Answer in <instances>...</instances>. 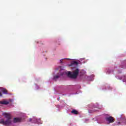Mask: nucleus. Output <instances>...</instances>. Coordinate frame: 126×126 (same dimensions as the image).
I'll use <instances>...</instances> for the list:
<instances>
[{"label":"nucleus","instance_id":"11","mask_svg":"<svg viewBox=\"0 0 126 126\" xmlns=\"http://www.w3.org/2000/svg\"><path fill=\"white\" fill-rule=\"evenodd\" d=\"M60 63H63V60H60Z\"/></svg>","mask_w":126,"mask_h":126},{"label":"nucleus","instance_id":"12","mask_svg":"<svg viewBox=\"0 0 126 126\" xmlns=\"http://www.w3.org/2000/svg\"><path fill=\"white\" fill-rule=\"evenodd\" d=\"M1 96H2V94L0 92V97H1Z\"/></svg>","mask_w":126,"mask_h":126},{"label":"nucleus","instance_id":"2","mask_svg":"<svg viewBox=\"0 0 126 126\" xmlns=\"http://www.w3.org/2000/svg\"><path fill=\"white\" fill-rule=\"evenodd\" d=\"M79 73V69L76 68L73 70V71L72 72L70 71H69L67 73V76L70 78L75 79V78H77V76H78Z\"/></svg>","mask_w":126,"mask_h":126},{"label":"nucleus","instance_id":"3","mask_svg":"<svg viewBox=\"0 0 126 126\" xmlns=\"http://www.w3.org/2000/svg\"><path fill=\"white\" fill-rule=\"evenodd\" d=\"M106 120L107 122H108L109 124H112L115 122V118L112 116H109L108 117L106 118Z\"/></svg>","mask_w":126,"mask_h":126},{"label":"nucleus","instance_id":"7","mask_svg":"<svg viewBox=\"0 0 126 126\" xmlns=\"http://www.w3.org/2000/svg\"><path fill=\"white\" fill-rule=\"evenodd\" d=\"M32 121H33V123H37V119L36 118L30 119V122H32Z\"/></svg>","mask_w":126,"mask_h":126},{"label":"nucleus","instance_id":"9","mask_svg":"<svg viewBox=\"0 0 126 126\" xmlns=\"http://www.w3.org/2000/svg\"><path fill=\"white\" fill-rule=\"evenodd\" d=\"M2 92H3V93L4 94H7V91H6L5 89L2 90Z\"/></svg>","mask_w":126,"mask_h":126},{"label":"nucleus","instance_id":"4","mask_svg":"<svg viewBox=\"0 0 126 126\" xmlns=\"http://www.w3.org/2000/svg\"><path fill=\"white\" fill-rule=\"evenodd\" d=\"M0 104L1 105H8V104H9V102L4 99L0 101Z\"/></svg>","mask_w":126,"mask_h":126},{"label":"nucleus","instance_id":"1","mask_svg":"<svg viewBox=\"0 0 126 126\" xmlns=\"http://www.w3.org/2000/svg\"><path fill=\"white\" fill-rule=\"evenodd\" d=\"M4 116L7 120L4 121L3 119L0 120V124L3 125V126H9V125H11V116L9 113H4Z\"/></svg>","mask_w":126,"mask_h":126},{"label":"nucleus","instance_id":"5","mask_svg":"<svg viewBox=\"0 0 126 126\" xmlns=\"http://www.w3.org/2000/svg\"><path fill=\"white\" fill-rule=\"evenodd\" d=\"M13 123H19V122H21V119L19 118H15L13 120Z\"/></svg>","mask_w":126,"mask_h":126},{"label":"nucleus","instance_id":"13","mask_svg":"<svg viewBox=\"0 0 126 126\" xmlns=\"http://www.w3.org/2000/svg\"><path fill=\"white\" fill-rule=\"evenodd\" d=\"M67 60H69V61L70 59H67Z\"/></svg>","mask_w":126,"mask_h":126},{"label":"nucleus","instance_id":"10","mask_svg":"<svg viewBox=\"0 0 126 126\" xmlns=\"http://www.w3.org/2000/svg\"><path fill=\"white\" fill-rule=\"evenodd\" d=\"M60 78V75H55L54 76L53 79L56 80V79H57V78Z\"/></svg>","mask_w":126,"mask_h":126},{"label":"nucleus","instance_id":"6","mask_svg":"<svg viewBox=\"0 0 126 126\" xmlns=\"http://www.w3.org/2000/svg\"><path fill=\"white\" fill-rule=\"evenodd\" d=\"M71 114L73 115H78V111L76 110H73L71 111Z\"/></svg>","mask_w":126,"mask_h":126},{"label":"nucleus","instance_id":"8","mask_svg":"<svg viewBox=\"0 0 126 126\" xmlns=\"http://www.w3.org/2000/svg\"><path fill=\"white\" fill-rule=\"evenodd\" d=\"M71 65H77V64H78V63H77V62L76 61H73L71 63Z\"/></svg>","mask_w":126,"mask_h":126}]
</instances>
